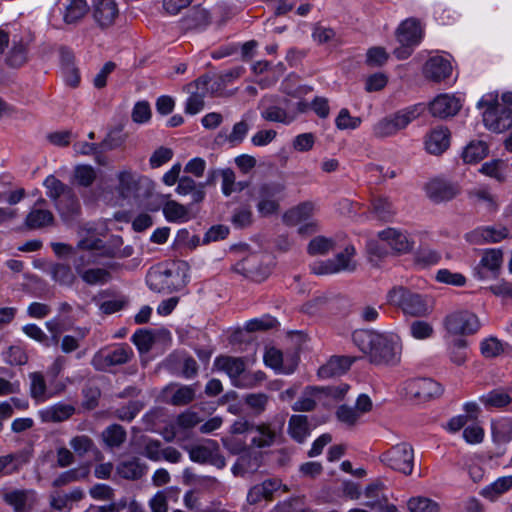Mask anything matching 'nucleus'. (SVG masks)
I'll return each instance as SVG.
<instances>
[{
  "label": "nucleus",
  "mask_w": 512,
  "mask_h": 512,
  "mask_svg": "<svg viewBox=\"0 0 512 512\" xmlns=\"http://www.w3.org/2000/svg\"><path fill=\"white\" fill-rule=\"evenodd\" d=\"M352 340L372 364H395L400 359L402 345L396 334L360 329L353 332Z\"/></svg>",
  "instance_id": "obj_1"
},
{
  "label": "nucleus",
  "mask_w": 512,
  "mask_h": 512,
  "mask_svg": "<svg viewBox=\"0 0 512 512\" xmlns=\"http://www.w3.org/2000/svg\"><path fill=\"white\" fill-rule=\"evenodd\" d=\"M424 110L422 104H415L389 114L373 125L372 135L377 139L392 137L419 118Z\"/></svg>",
  "instance_id": "obj_2"
},
{
  "label": "nucleus",
  "mask_w": 512,
  "mask_h": 512,
  "mask_svg": "<svg viewBox=\"0 0 512 512\" xmlns=\"http://www.w3.org/2000/svg\"><path fill=\"white\" fill-rule=\"evenodd\" d=\"M387 302L398 307L406 315L424 317L430 313L425 297L403 286L393 287L387 293Z\"/></svg>",
  "instance_id": "obj_3"
},
{
  "label": "nucleus",
  "mask_w": 512,
  "mask_h": 512,
  "mask_svg": "<svg viewBox=\"0 0 512 512\" xmlns=\"http://www.w3.org/2000/svg\"><path fill=\"white\" fill-rule=\"evenodd\" d=\"M478 106L485 108L483 122L490 131L502 133L512 127V109L499 103L496 98L483 97Z\"/></svg>",
  "instance_id": "obj_4"
},
{
  "label": "nucleus",
  "mask_w": 512,
  "mask_h": 512,
  "mask_svg": "<svg viewBox=\"0 0 512 512\" xmlns=\"http://www.w3.org/2000/svg\"><path fill=\"white\" fill-rule=\"evenodd\" d=\"M146 283L152 291L158 293H171L183 284L180 269L175 264L167 268H151L146 276Z\"/></svg>",
  "instance_id": "obj_5"
},
{
  "label": "nucleus",
  "mask_w": 512,
  "mask_h": 512,
  "mask_svg": "<svg viewBox=\"0 0 512 512\" xmlns=\"http://www.w3.org/2000/svg\"><path fill=\"white\" fill-rule=\"evenodd\" d=\"M355 254L354 246L348 245L334 258L314 263L311 266L312 272L316 275L334 274L341 271L353 272L357 267V262L354 260Z\"/></svg>",
  "instance_id": "obj_6"
},
{
  "label": "nucleus",
  "mask_w": 512,
  "mask_h": 512,
  "mask_svg": "<svg viewBox=\"0 0 512 512\" xmlns=\"http://www.w3.org/2000/svg\"><path fill=\"white\" fill-rule=\"evenodd\" d=\"M133 356L132 348L128 344L121 343L110 349H101L96 352L92 357L91 365L97 371H106L110 367L128 363Z\"/></svg>",
  "instance_id": "obj_7"
},
{
  "label": "nucleus",
  "mask_w": 512,
  "mask_h": 512,
  "mask_svg": "<svg viewBox=\"0 0 512 512\" xmlns=\"http://www.w3.org/2000/svg\"><path fill=\"white\" fill-rule=\"evenodd\" d=\"M380 460L389 468L410 475L414 466V450L409 443H400L384 452Z\"/></svg>",
  "instance_id": "obj_8"
},
{
  "label": "nucleus",
  "mask_w": 512,
  "mask_h": 512,
  "mask_svg": "<svg viewBox=\"0 0 512 512\" xmlns=\"http://www.w3.org/2000/svg\"><path fill=\"white\" fill-rule=\"evenodd\" d=\"M285 185L279 182H269L261 184L257 189V211L267 217L278 213L280 208V195L284 192Z\"/></svg>",
  "instance_id": "obj_9"
},
{
  "label": "nucleus",
  "mask_w": 512,
  "mask_h": 512,
  "mask_svg": "<svg viewBox=\"0 0 512 512\" xmlns=\"http://www.w3.org/2000/svg\"><path fill=\"white\" fill-rule=\"evenodd\" d=\"M285 420L283 417L273 421L254 424L251 445L256 448H267L273 446L282 436Z\"/></svg>",
  "instance_id": "obj_10"
},
{
  "label": "nucleus",
  "mask_w": 512,
  "mask_h": 512,
  "mask_svg": "<svg viewBox=\"0 0 512 512\" xmlns=\"http://www.w3.org/2000/svg\"><path fill=\"white\" fill-rule=\"evenodd\" d=\"M12 45L6 55V64L12 68H19L25 65L29 58V50L34 42V35L30 30H23L13 34Z\"/></svg>",
  "instance_id": "obj_11"
},
{
  "label": "nucleus",
  "mask_w": 512,
  "mask_h": 512,
  "mask_svg": "<svg viewBox=\"0 0 512 512\" xmlns=\"http://www.w3.org/2000/svg\"><path fill=\"white\" fill-rule=\"evenodd\" d=\"M404 391L410 399L426 401L440 396L443 388L440 383L431 378H413L404 383Z\"/></svg>",
  "instance_id": "obj_12"
},
{
  "label": "nucleus",
  "mask_w": 512,
  "mask_h": 512,
  "mask_svg": "<svg viewBox=\"0 0 512 512\" xmlns=\"http://www.w3.org/2000/svg\"><path fill=\"white\" fill-rule=\"evenodd\" d=\"M209 82L210 77L202 76L186 85L185 90L190 94L185 102L184 112L186 114L195 115L203 110Z\"/></svg>",
  "instance_id": "obj_13"
},
{
  "label": "nucleus",
  "mask_w": 512,
  "mask_h": 512,
  "mask_svg": "<svg viewBox=\"0 0 512 512\" xmlns=\"http://www.w3.org/2000/svg\"><path fill=\"white\" fill-rule=\"evenodd\" d=\"M447 331L454 335L473 334L480 328L478 317L468 311L455 312L445 318Z\"/></svg>",
  "instance_id": "obj_14"
},
{
  "label": "nucleus",
  "mask_w": 512,
  "mask_h": 512,
  "mask_svg": "<svg viewBox=\"0 0 512 512\" xmlns=\"http://www.w3.org/2000/svg\"><path fill=\"white\" fill-rule=\"evenodd\" d=\"M508 237L510 231L502 225L477 227L465 235L466 241L473 245L498 243Z\"/></svg>",
  "instance_id": "obj_15"
},
{
  "label": "nucleus",
  "mask_w": 512,
  "mask_h": 512,
  "mask_svg": "<svg viewBox=\"0 0 512 512\" xmlns=\"http://www.w3.org/2000/svg\"><path fill=\"white\" fill-rule=\"evenodd\" d=\"M142 177L132 169H123L117 172L115 192L121 199H135L139 196Z\"/></svg>",
  "instance_id": "obj_16"
},
{
  "label": "nucleus",
  "mask_w": 512,
  "mask_h": 512,
  "mask_svg": "<svg viewBox=\"0 0 512 512\" xmlns=\"http://www.w3.org/2000/svg\"><path fill=\"white\" fill-rule=\"evenodd\" d=\"M191 461L196 463H210L217 468L226 465L225 458L220 454L219 446L214 441L207 444L195 445L188 449Z\"/></svg>",
  "instance_id": "obj_17"
},
{
  "label": "nucleus",
  "mask_w": 512,
  "mask_h": 512,
  "mask_svg": "<svg viewBox=\"0 0 512 512\" xmlns=\"http://www.w3.org/2000/svg\"><path fill=\"white\" fill-rule=\"evenodd\" d=\"M214 367L219 371L225 372L229 376L233 386L239 388V384L246 370L244 358L220 355L215 358Z\"/></svg>",
  "instance_id": "obj_18"
},
{
  "label": "nucleus",
  "mask_w": 512,
  "mask_h": 512,
  "mask_svg": "<svg viewBox=\"0 0 512 512\" xmlns=\"http://www.w3.org/2000/svg\"><path fill=\"white\" fill-rule=\"evenodd\" d=\"M93 18L101 28L110 27L119 15L115 0H96L92 10Z\"/></svg>",
  "instance_id": "obj_19"
},
{
  "label": "nucleus",
  "mask_w": 512,
  "mask_h": 512,
  "mask_svg": "<svg viewBox=\"0 0 512 512\" xmlns=\"http://www.w3.org/2000/svg\"><path fill=\"white\" fill-rule=\"evenodd\" d=\"M460 109V100L449 94L438 95L429 105L430 113L441 119L456 115Z\"/></svg>",
  "instance_id": "obj_20"
},
{
  "label": "nucleus",
  "mask_w": 512,
  "mask_h": 512,
  "mask_svg": "<svg viewBox=\"0 0 512 512\" xmlns=\"http://www.w3.org/2000/svg\"><path fill=\"white\" fill-rule=\"evenodd\" d=\"M235 270L245 277L250 278L254 281H263L270 273L267 266L261 265L259 256L252 254L235 265Z\"/></svg>",
  "instance_id": "obj_21"
},
{
  "label": "nucleus",
  "mask_w": 512,
  "mask_h": 512,
  "mask_svg": "<svg viewBox=\"0 0 512 512\" xmlns=\"http://www.w3.org/2000/svg\"><path fill=\"white\" fill-rule=\"evenodd\" d=\"M423 72L427 79L441 82L451 76L452 65L448 59L442 56H433L425 63Z\"/></svg>",
  "instance_id": "obj_22"
},
{
  "label": "nucleus",
  "mask_w": 512,
  "mask_h": 512,
  "mask_svg": "<svg viewBox=\"0 0 512 512\" xmlns=\"http://www.w3.org/2000/svg\"><path fill=\"white\" fill-rule=\"evenodd\" d=\"M425 149L433 155H440L446 151L450 145V132L444 126H438L432 129L425 137Z\"/></svg>",
  "instance_id": "obj_23"
},
{
  "label": "nucleus",
  "mask_w": 512,
  "mask_h": 512,
  "mask_svg": "<svg viewBox=\"0 0 512 512\" xmlns=\"http://www.w3.org/2000/svg\"><path fill=\"white\" fill-rule=\"evenodd\" d=\"M63 21L68 25L79 23L89 11L86 0H59Z\"/></svg>",
  "instance_id": "obj_24"
},
{
  "label": "nucleus",
  "mask_w": 512,
  "mask_h": 512,
  "mask_svg": "<svg viewBox=\"0 0 512 512\" xmlns=\"http://www.w3.org/2000/svg\"><path fill=\"white\" fill-rule=\"evenodd\" d=\"M54 206L62 221L66 224L75 221L81 212V205L74 190L62 197L61 200H58Z\"/></svg>",
  "instance_id": "obj_25"
},
{
  "label": "nucleus",
  "mask_w": 512,
  "mask_h": 512,
  "mask_svg": "<svg viewBox=\"0 0 512 512\" xmlns=\"http://www.w3.org/2000/svg\"><path fill=\"white\" fill-rule=\"evenodd\" d=\"M423 38V29L420 22L415 18L406 19L397 29L399 43L418 45Z\"/></svg>",
  "instance_id": "obj_26"
},
{
  "label": "nucleus",
  "mask_w": 512,
  "mask_h": 512,
  "mask_svg": "<svg viewBox=\"0 0 512 512\" xmlns=\"http://www.w3.org/2000/svg\"><path fill=\"white\" fill-rule=\"evenodd\" d=\"M4 501L14 508L15 512H29L36 502L34 490H13L5 493Z\"/></svg>",
  "instance_id": "obj_27"
},
{
  "label": "nucleus",
  "mask_w": 512,
  "mask_h": 512,
  "mask_svg": "<svg viewBox=\"0 0 512 512\" xmlns=\"http://www.w3.org/2000/svg\"><path fill=\"white\" fill-rule=\"evenodd\" d=\"M426 193L434 202H442L453 199L458 193V188L444 180L434 179L426 185Z\"/></svg>",
  "instance_id": "obj_28"
},
{
  "label": "nucleus",
  "mask_w": 512,
  "mask_h": 512,
  "mask_svg": "<svg viewBox=\"0 0 512 512\" xmlns=\"http://www.w3.org/2000/svg\"><path fill=\"white\" fill-rule=\"evenodd\" d=\"M75 413V407L71 404L56 403L39 411V417L44 423H57L69 419Z\"/></svg>",
  "instance_id": "obj_29"
},
{
  "label": "nucleus",
  "mask_w": 512,
  "mask_h": 512,
  "mask_svg": "<svg viewBox=\"0 0 512 512\" xmlns=\"http://www.w3.org/2000/svg\"><path fill=\"white\" fill-rule=\"evenodd\" d=\"M281 485L277 479H267L260 484L253 486L248 494L247 501L249 504H257L261 500H272L274 492H276Z\"/></svg>",
  "instance_id": "obj_30"
},
{
  "label": "nucleus",
  "mask_w": 512,
  "mask_h": 512,
  "mask_svg": "<svg viewBox=\"0 0 512 512\" xmlns=\"http://www.w3.org/2000/svg\"><path fill=\"white\" fill-rule=\"evenodd\" d=\"M55 217L49 209L32 207L25 218V225L30 230H37L52 226Z\"/></svg>",
  "instance_id": "obj_31"
},
{
  "label": "nucleus",
  "mask_w": 512,
  "mask_h": 512,
  "mask_svg": "<svg viewBox=\"0 0 512 512\" xmlns=\"http://www.w3.org/2000/svg\"><path fill=\"white\" fill-rule=\"evenodd\" d=\"M353 360L345 356H334L318 370L320 378L328 379L344 374L351 367Z\"/></svg>",
  "instance_id": "obj_32"
},
{
  "label": "nucleus",
  "mask_w": 512,
  "mask_h": 512,
  "mask_svg": "<svg viewBox=\"0 0 512 512\" xmlns=\"http://www.w3.org/2000/svg\"><path fill=\"white\" fill-rule=\"evenodd\" d=\"M378 237L398 253H405L411 248L407 236L398 229L386 228L378 233Z\"/></svg>",
  "instance_id": "obj_33"
},
{
  "label": "nucleus",
  "mask_w": 512,
  "mask_h": 512,
  "mask_svg": "<svg viewBox=\"0 0 512 512\" xmlns=\"http://www.w3.org/2000/svg\"><path fill=\"white\" fill-rule=\"evenodd\" d=\"M481 355L486 359L496 358L504 353L512 352V347L496 337L490 336L480 342Z\"/></svg>",
  "instance_id": "obj_34"
},
{
  "label": "nucleus",
  "mask_w": 512,
  "mask_h": 512,
  "mask_svg": "<svg viewBox=\"0 0 512 512\" xmlns=\"http://www.w3.org/2000/svg\"><path fill=\"white\" fill-rule=\"evenodd\" d=\"M117 473L124 479L137 480L140 479L146 472L147 466L138 458H132L120 462L117 465Z\"/></svg>",
  "instance_id": "obj_35"
},
{
  "label": "nucleus",
  "mask_w": 512,
  "mask_h": 512,
  "mask_svg": "<svg viewBox=\"0 0 512 512\" xmlns=\"http://www.w3.org/2000/svg\"><path fill=\"white\" fill-rule=\"evenodd\" d=\"M285 106L270 105L266 107L261 116L270 122H279L283 124H290L296 118V113L289 111V102L285 101Z\"/></svg>",
  "instance_id": "obj_36"
},
{
  "label": "nucleus",
  "mask_w": 512,
  "mask_h": 512,
  "mask_svg": "<svg viewBox=\"0 0 512 512\" xmlns=\"http://www.w3.org/2000/svg\"><path fill=\"white\" fill-rule=\"evenodd\" d=\"M205 184H197L192 178L183 176L179 179L176 191L180 195L190 194L194 203H199L205 198Z\"/></svg>",
  "instance_id": "obj_37"
},
{
  "label": "nucleus",
  "mask_w": 512,
  "mask_h": 512,
  "mask_svg": "<svg viewBox=\"0 0 512 512\" xmlns=\"http://www.w3.org/2000/svg\"><path fill=\"white\" fill-rule=\"evenodd\" d=\"M76 273L88 285H103L111 280V273L104 268L82 269L76 265Z\"/></svg>",
  "instance_id": "obj_38"
},
{
  "label": "nucleus",
  "mask_w": 512,
  "mask_h": 512,
  "mask_svg": "<svg viewBox=\"0 0 512 512\" xmlns=\"http://www.w3.org/2000/svg\"><path fill=\"white\" fill-rule=\"evenodd\" d=\"M49 273L52 279L61 286L71 287L77 280L75 272L67 263L52 264Z\"/></svg>",
  "instance_id": "obj_39"
},
{
  "label": "nucleus",
  "mask_w": 512,
  "mask_h": 512,
  "mask_svg": "<svg viewBox=\"0 0 512 512\" xmlns=\"http://www.w3.org/2000/svg\"><path fill=\"white\" fill-rule=\"evenodd\" d=\"M512 401L509 392L503 388H496L480 397V402L487 409L504 408Z\"/></svg>",
  "instance_id": "obj_40"
},
{
  "label": "nucleus",
  "mask_w": 512,
  "mask_h": 512,
  "mask_svg": "<svg viewBox=\"0 0 512 512\" xmlns=\"http://www.w3.org/2000/svg\"><path fill=\"white\" fill-rule=\"evenodd\" d=\"M314 211V205L311 202H303L294 208L289 209L283 215V220L287 225L295 226L308 220Z\"/></svg>",
  "instance_id": "obj_41"
},
{
  "label": "nucleus",
  "mask_w": 512,
  "mask_h": 512,
  "mask_svg": "<svg viewBox=\"0 0 512 512\" xmlns=\"http://www.w3.org/2000/svg\"><path fill=\"white\" fill-rule=\"evenodd\" d=\"M30 396L37 402H44L55 394L47 390L46 381L41 372H32L29 374Z\"/></svg>",
  "instance_id": "obj_42"
},
{
  "label": "nucleus",
  "mask_w": 512,
  "mask_h": 512,
  "mask_svg": "<svg viewBox=\"0 0 512 512\" xmlns=\"http://www.w3.org/2000/svg\"><path fill=\"white\" fill-rule=\"evenodd\" d=\"M492 438L496 444H507L512 440V419L502 417L492 422Z\"/></svg>",
  "instance_id": "obj_43"
},
{
  "label": "nucleus",
  "mask_w": 512,
  "mask_h": 512,
  "mask_svg": "<svg viewBox=\"0 0 512 512\" xmlns=\"http://www.w3.org/2000/svg\"><path fill=\"white\" fill-rule=\"evenodd\" d=\"M28 461L29 454L23 451L0 456V473L12 474L18 471Z\"/></svg>",
  "instance_id": "obj_44"
},
{
  "label": "nucleus",
  "mask_w": 512,
  "mask_h": 512,
  "mask_svg": "<svg viewBox=\"0 0 512 512\" xmlns=\"http://www.w3.org/2000/svg\"><path fill=\"white\" fill-rule=\"evenodd\" d=\"M510 489H512V475L499 477L493 483L485 486L480 494L491 501H495Z\"/></svg>",
  "instance_id": "obj_45"
},
{
  "label": "nucleus",
  "mask_w": 512,
  "mask_h": 512,
  "mask_svg": "<svg viewBox=\"0 0 512 512\" xmlns=\"http://www.w3.org/2000/svg\"><path fill=\"white\" fill-rule=\"evenodd\" d=\"M174 386H168L166 388V392L171 391L172 395L169 399V403L174 406H184L191 403L196 394V387L195 385H181L177 387L175 390Z\"/></svg>",
  "instance_id": "obj_46"
},
{
  "label": "nucleus",
  "mask_w": 512,
  "mask_h": 512,
  "mask_svg": "<svg viewBox=\"0 0 512 512\" xmlns=\"http://www.w3.org/2000/svg\"><path fill=\"white\" fill-rule=\"evenodd\" d=\"M44 187L46 188V195L50 200L53 201L54 204L57 203L58 200H61L62 197L66 196L73 189L60 181L54 175H49L45 178L43 182Z\"/></svg>",
  "instance_id": "obj_47"
},
{
  "label": "nucleus",
  "mask_w": 512,
  "mask_h": 512,
  "mask_svg": "<svg viewBox=\"0 0 512 512\" xmlns=\"http://www.w3.org/2000/svg\"><path fill=\"white\" fill-rule=\"evenodd\" d=\"M70 447L74 451V453L80 457L90 453V452H96V458L102 459L103 455L101 452L97 449L94 441L92 438H90L87 435H76L71 438L69 442Z\"/></svg>",
  "instance_id": "obj_48"
},
{
  "label": "nucleus",
  "mask_w": 512,
  "mask_h": 512,
  "mask_svg": "<svg viewBox=\"0 0 512 512\" xmlns=\"http://www.w3.org/2000/svg\"><path fill=\"white\" fill-rule=\"evenodd\" d=\"M209 12L201 7H194L183 19V26L186 29H201L210 24Z\"/></svg>",
  "instance_id": "obj_49"
},
{
  "label": "nucleus",
  "mask_w": 512,
  "mask_h": 512,
  "mask_svg": "<svg viewBox=\"0 0 512 512\" xmlns=\"http://www.w3.org/2000/svg\"><path fill=\"white\" fill-rule=\"evenodd\" d=\"M288 432L297 442L302 443L309 435L308 418L305 415H293L289 419Z\"/></svg>",
  "instance_id": "obj_50"
},
{
  "label": "nucleus",
  "mask_w": 512,
  "mask_h": 512,
  "mask_svg": "<svg viewBox=\"0 0 512 512\" xmlns=\"http://www.w3.org/2000/svg\"><path fill=\"white\" fill-rule=\"evenodd\" d=\"M162 210L169 222H186L190 219L187 207L173 200L167 201Z\"/></svg>",
  "instance_id": "obj_51"
},
{
  "label": "nucleus",
  "mask_w": 512,
  "mask_h": 512,
  "mask_svg": "<svg viewBox=\"0 0 512 512\" xmlns=\"http://www.w3.org/2000/svg\"><path fill=\"white\" fill-rule=\"evenodd\" d=\"M488 145L484 141H471L464 149L462 158L465 163H477L488 154Z\"/></svg>",
  "instance_id": "obj_52"
},
{
  "label": "nucleus",
  "mask_w": 512,
  "mask_h": 512,
  "mask_svg": "<svg viewBox=\"0 0 512 512\" xmlns=\"http://www.w3.org/2000/svg\"><path fill=\"white\" fill-rule=\"evenodd\" d=\"M102 437L109 448H118L125 442L127 433L121 425L113 424L103 431Z\"/></svg>",
  "instance_id": "obj_53"
},
{
  "label": "nucleus",
  "mask_w": 512,
  "mask_h": 512,
  "mask_svg": "<svg viewBox=\"0 0 512 512\" xmlns=\"http://www.w3.org/2000/svg\"><path fill=\"white\" fill-rule=\"evenodd\" d=\"M507 167L503 160L495 159L484 163L480 168V172L498 182H503L506 179Z\"/></svg>",
  "instance_id": "obj_54"
},
{
  "label": "nucleus",
  "mask_w": 512,
  "mask_h": 512,
  "mask_svg": "<svg viewBox=\"0 0 512 512\" xmlns=\"http://www.w3.org/2000/svg\"><path fill=\"white\" fill-rule=\"evenodd\" d=\"M372 211L382 221H390L395 214L393 204L385 197H377L372 201Z\"/></svg>",
  "instance_id": "obj_55"
},
{
  "label": "nucleus",
  "mask_w": 512,
  "mask_h": 512,
  "mask_svg": "<svg viewBox=\"0 0 512 512\" xmlns=\"http://www.w3.org/2000/svg\"><path fill=\"white\" fill-rule=\"evenodd\" d=\"M78 248L88 251H100V256L113 257L114 250L110 247H106L104 242L100 238H85L79 241Z\"/></svg>",
  "instance_id": "obj_56"
},
{
  "label": "nucleus",
  "mask_w": 512,
  "mask_h": 512,
  "mask_svg": "<svg viewBox=\"0 0 512 512\" xmlns=\"http://www.w3.org/2000/svg\"><path fill=\"white\" fill-rule=\"evenodd\" d=\"M74 179L82 187H89L96 179L95 169L90 165H77L74 168Z\"/></svg>",
  "instance_id": "obj_57"
},
{
  "label": "nucleus",
  "mask_w": 512,
  "mask_h": 512,
  "mask_svg": "<svg viewBox=\"0 0 512 512\" xmlns=\"http://www.w3.org/2000/svg\"><path fill=\"white\" fill-rule=\"evenodd\" d=\"M407 506L410 512H439L438 503L426 497H413Z\"/></svg>",
  "instance_id": "obj_58"
},
{
  "label": "nucleus",
  "mask_w": 512,
  "mask_h": 512,
  "mask_svg": "<svg viewBox=\"0 0 512 512\" xmlns=\"http://www.w3.org/2000/svg\"><path fill=\"white\" fill-rule=\"evenodd\" d=\"M269 396L265 393H250L244 397V403L255 415L262 414L267 407Z\"/></svg>",
  "instance_id": "obj_59"
},
{
  "label": "nucleus",
  "mask_w": 512,
  "mask_h": 512,
  "mask_svg": "<svg viewBox=\"0 0 512 512\" xmlns=\"http://www.w3.org/2000/svg\"><path fill=\"white\" fill-rule=\"evenodd\" d=\"M334 249V241L324 236L313 238L309 244L307 251L310 255H324Z\"/></svg>",
  "instance_id": "obj_60"
},
{
  "label": "nucleus",
  "mask_w": 512,
  "mask_h": 512,
  "mask_svg": "<svg viewBox=\"0 0 512 512\" xmlns=\"http://www.w3.org/2000/svg\"><path fill=\"white\" fill-rule=\"evenodd\" d=\"M503 262V253L500 249H487L484 251L480 265L490 271H496Z\"/></svg>",
  "instance_id": "obj_61"
},
{
  "label": "nucleus",
  "mask_w": 512,
  "mask_h": 512,
  "mask_svg": "<svg viewBox=\"0 0 512 512\" xmlns=\"http://www.w3.org/2000/svg\"><path fill=\"white\" fill-rule=\"evenodd\" d=\"M249 129V122L246 119H242L233 125L231 132L226 136V141L233 146L242 143Z\"/></svg>",
  "instance_id": "obj_62"
},
{
  "label": "nucleus",
  "mask_w": 512,
  "mask_h": 512,
  "mask_svg": "<svg viewBox=\"0 0 512 512\" xmlns=\"http://www.w3.org/2000/svg\"><path fill=\"white\" fill-rule=\"evenodd\" d=\"M142 408L143 404L140 401H130L127 405L117 408L114 416L121 421L131 422Z\"/></svg>",
  "instance_id": "obj_63"
},
{
  "label": "nucleus",
  "mask_w": 512,
  "mask_h": 512,
  "mask_svg": "<svg viewBox=\"0 0 512 512\" xmlns=\"http://www.w3.org/2000/svg\"><path fill=\"white\" fill-rule=\"evenodd\" d=\"M132 342L136 345L140 353H147L153 346L154 337L148 330H137L132 338Z\"/></svg>",
  "instance_id": "obj_64"
}]
</instances>
